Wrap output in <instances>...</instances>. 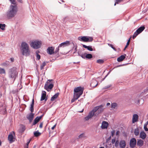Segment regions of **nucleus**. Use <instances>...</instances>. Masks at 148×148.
<instances>
[{
  "mask_svg": "<svg viewBox=\"0 0 148 148\" xmlns=\"http://www.w3.org/2000/svg\"><path fill=\"white\" fill-rule=\"evenodd\" d=\"M106 105L107 106H108L110 105V103H108Z\"/></svg>",
  "mask_w": 148,
  "mask_h": 148,
  "instance_id": "338daca9",
  "label": "nucleus"
},
{
  "mask_svg": "<svg viewBox=\"0 0 148 148\" xmlns=\"http://www.w3.org/2000/svg\"><path fill=\"white\" fill-rule=\"evenodd\" d=\"M46 93L45 91H43L42 92V95L40 99V100L41 101L44 100H45V101H47V98H46Z\"/></svg>",
  "mask_w": 148,
  "mask_h": 148,
  "instance_id": "2eb2a0df",
  "label": "nucleus"
},
{
  "mask_svg": "<svg viewBox=\"0 0 148 148\" xmlns=\"http://www.w3.org/2000/svg\"><path fill=\"white\" fill-rule=\"evenodd\" d=\"M112 70L113 69H111L109 71L108 74L106 75L104 78L101 81V82L103 80L105 79V78L108 76V75L111 72V71H112Z\"/></svg>",
  "mask_w": 148,
  "mask_h": 148,
  "instance_id": "79ce46f5",
  "label": "nucleus"
},
{
  "mask_svg": "<svg viewBox=\"0 0 148 148\" xmlns=\"http://www.w3.org/2000/svg\"><path fill=\"white\" fill-rule=\"evenodd\" d=\"M119 142L118 140H117L116 141L115 143V147H117L119 145Z\"/></svg>",
  "mask_w": 148,
  "mask_h": 148,
  "instance_id": "3c124183",
  "label": "nucleus"
},
{
  "mask_svg": "<svg viewBox=\"0 0 148 148\" xmlns=\"http://www.w3.org/2000/svg\"><path fill=\"white\" fill-rule=\"evenodd\" d=\"M91 118L88 115L85 118V119L86 121L90 119Z\"/></svg>",
  "mask_w": 148,
  "mask_h": 148,
  "instance_id": "09e8293b",
  "label": "nucleus"
},
{
  "mask_svg": "<svg viewBox=\"0 0 148 148\" xmlns=\"http://www.w3.org/2000/svg\"><path fill=\"white\" fill-rule=\"evenodd\" d=\"M21 50L22 55L27 56L30 55L29 46L28 44L25 42L21 43Z\"/></svg>",
  "mask_w": 148,
  "mask_h": 148,
  "instance_id": "7ed1b4c3",
  "label": "nucleus"
},
{
  "mask_svg": "<svg viewBox=\"0 0 148 148\" xmlns=\"http://www.w3.org/2000/svg\"><path fill=\"white\" fill-rule=\"evenodd\" d=\"M123 0H116V3H117V4H118Z\"/></svg>",
  "mask_w": 148,
  "mask_h": 148,
  "instance_id": "603ef678",
  "label": "nucleus"
},
{
  "mask_svg": "<svg viewBox=\"0 0 148 148\" xmlns=\"http://www.w3.org/2000/svg\"><path fill=\"white\" fill-rule=\"evenodd\" d=\"M120 133V131L119 130H118L116 132V135L117 136H119V134Z\"/></svg>",
  "mask_w": 148,
  "mask_h": 148,
  "instance_id": "864d4df0",
  "label": "nucleus"
},
{
  "mask_svg": "<svg viewBox=\"0 0 148 148\" xmlns=\"http://www.w3.org/2000/svg\"><path fill=\"white\" fill-rule=\"evenodd\" d=\"M43 125V123H41L40 124V125H39V127L40 128H42V125Z\"/></svg>",
  "mask_w": 148,
  "mask_h": 148,
  "instance_id": "4d7b16f0",
  "label": "nucleus"
},
{
  "mask_svg": "<svg viewBox=\"0 0 148 148\" xmlns=\"http://www.w3.org/2000/svg\"><path fill=\"white\" fill-rule=\"evenodd\" d=\"M117 106L116 103H113L111 104V108H115Z\"/></svg>",
  "mask_w": 148,
  "mask_h": 148,
  "instance_id": "ea45409f",
  "label": "nucleus"
},
{
  "mask_svg": "<svg viewBox=\"0 0 148 148\" xmlns=\"http://www.w3.org/2000/svg\"><path fill=\"white\" fill-rule=\"evenodd\" d=\"M94 114L95 113L93 112L92 111H91L89 113L88 116L90 117V118H91L92 117Z\"/></svg>",
  "mask_w": 148,
  "mask_h": 148,
  "instance_id": "e433bc0d",
  "label": "nucleus"
},
{
  "mask_svg": "<svg viewBox=\"0 0 148 148\" xmlns=\"http://www.w3.org/2000/svg\"><path fill=\"white\" fill-rule=\"evenodd\" d=\"M17 11V5H11L10 6L9 10L6 13L7 18H10L14 17L16 14Z\"/></svg>",
  "mask_w": 148,
  "mask_h": 148,
  "instance_id": "f03ea898",
  "label": "nucleus"
},
{
  "mask_svg": "<svg viewBox=\"0 0 148 148\" xmlns=\"http://www.w3.org/2000/svg\"><path fill=\"white\" fill-rule=\"evenodd\" d=\"M25 130V126L23 125H20V128L18 130V132L20 133H22L24 132Z\"/></svg>",
  "mask_w": 148,
  "mask_h": 148,
  "instance_id": "f3484780",
  "label": "nucleus"
},
{
  "mask_svg": "<svg viewBox=\"0 0 148 148\" xmlns=\"http://www.w3.org/2000/svg\"><path fill=\"white\" fill-rule=\"evenodd\" d=\"M140 100H138L137 101H136L135 102L137 103H140Z\"/></svg>",
  "mask_w": 148,
  "mask_h": 148,
  "instance_id": "e2e57ef3",
  "label": "nucleus"
},
{
  "mask_svg": "<svg viewBox=\"0 0 148 148\" xmlns=\"http://www.w3.org/2000/svg\"><path fill=\"white\" fill-rule=\"evenodd\" d=\"M17 1H18L19 2H20L21 3H22V0H17Z\"/></svg>",
  "mask_w": 148,
  "mask_h": 148,
  "instance_id": "69168bd1",
  "label": "nucleus"
},
{
  "mask_svg": "<svg viewBox=\"0 0 148 148\" xmlns=\"http://www.w3.org/2000/svg\"><path fill=\"white\" fill-rule=\"evenodd\" d=\"M104 105V104H103L99 106L95 107L92 111L95 113L97 110H99L100 112H101L103 111V109L102 108L103 107Z\"/></svg>",
  "mask_w": 148,
  "mask_h": 148,
  "instance_id": "1a4fd4ad",
  "label": "nucleus"
},
{
  "mask_svg": "<svg viewBox=\"0 0 148 148\" xmlns=\"http://www.w3.org/2000/svg\"><path fill=\"white\" fill-rule=\"evenodd\" d=\"M11 3V4L14 5H17V4L15 0H9Z\"/></svg>",
  "mask_w": 148,
  "mask_h": 148,
  "instance_id": "f704fd0d",
  "label": "nucleus"
},
{
  "mask_svg": "<svg viewBox=\"0 0 148 148\" xmlns=\"http://www.w3.org/2000/svg\"><path fill=\"white\" fill-rule=\"evenodd\" d=\"M70 44V42L69 41H66L61 43L59 45V47H64L69 45Z\"/></svg>",
  "mask_w": 148,
  "mask_h": 148,
  "instance_id": "f8f14e48",
  "label": "nucleus"
},
{
  "mask_svg": "<svg viewBox=\"0 0 148 148\" xmlns=\"http://www.w3.org/2000/svg\"><path fill=\"white\" fill-rule=\"evenodd\" d=\"M115 130H113L112 131H111V136H113L114 135V134L115 133Z\"/></svg>",
  "mask_w": 148,
  "mask_h": 148,
  "instance_id": "49530a36",
  "label": "nucleus"
},
{
  "mask_svg": "<svg viewBox=\"0 0 148 148\" xmlns=\"http://www.w3.org/2000/svg\"><path fill=\"white\" fill-rule=\"evenodd\" d=\"M145 29L144 26H141L139 27L134 32L133 36V39L135 38L139 34L141 33Z\"/></svg>",
  "mask_w": 148,
  "mask_h": 148,
  "instance_id": "0eeeda50",
  "label": "nucleus"
},
{
  "mask_svg": "<svg viewBox=\"0 0 148 148\" xmlns=\"http://www.w3.org/2000/svg\"><path fill=\"white\" fill-rule=\"evenodd\" d=\"M46 65V63L44 62L41 65L40 69L41 70H42L44 69V67Z\"/></svg>",
  "mask_w": 148,
  "mask_h": 148,
  "instance_id": "c9c22d12",
  "label": "nucleus"
},
{
  "mask_svg": "<svg viewBox=\"0 0 148 148\" xmlns=\"http://www.w3.org/2000/svg\"><path fill=\"white\" fill-rule=\"evenodd\" d=\"M78 40L80 41L85 42H91L93 40V38L92 37L83 36L79 37Z\"/></svg>",
  "mask_w": 148,
  "mask_h": 148,
  "instance_id": "423d86ee",
  "label": "nucleus"
},
{
  "mask_svg": "<svg viewBox=\"0 0 148 148\" xmlns=\"http://www.w3.org/2000/svg\"><path fill=\"white\" fill-rule=\"evenodd\" d=\"M138 119V115L136 114H134L133 115V117L132 119V122L134 123L135 122H137Z\"/></svg>",
  "mask_w": 148,
  "mask_h": 148,
  "instance_id": "6ab92c4d",
  "label": "nucleus"
},
{
  "mask_svg": "<svg viewBox=\"0 0 148 148\" xmlns=\"http://www.w3.org/2000/svg\"><path fill=\"white\" fill-rule=\"evenodd\" d=\"M83 47L87 49L89 51H93V49L92 48V46H87L85 45H83Z\"/></svg>",
  "mask_w": 148,
  "mask_h": 148,
  "instance_id": "b1692460",
  "label": "nucleus"
},
{
  "mask_svg": "<svg viewBox=\"0 0 148 148\" xmlns=\"http://www.w3.org/2000/svg\"><path fill=\"white\" fill-rule=\"evenodd\" d=\"M134 134L136 136H138L139 134V131L138 127L134 129Z\"/></svg>",
  "mask_w": 148,
  "mask_h": 148,
  "instance_id": "c85d7f7f",
  "label": "nucleus"
},
{
  "mask_svg": "<svg viewBox=\"0 0 148 148\" xmlns=\"http://www.w3.org/2000/svg\"><path fill=\"white\" fill-rule=\"evenodd\" d=\"M84 133H82V134H80L79 136V138H82V137H84Z\"/></svg>",
  "mask_w": 148,
  "mask_h": 148,
  "instance_id": "de8ad7c7",
  "label": "nucleus"
},
{
  "mask_svg": "<svg viewBox=\"0 0 148 148\" xmlns=\"http://www.w3.org/2000/svg\"><path fill=\"white\" fill-rule=\"evenodd\" d=\"M18 71L15 67L9 69L8 71V78L14 81L18 76Z\"/></svg>",
  "mask_w": 148,
  "mask_h": 148,
  "instance_id": "f257e3e1",
  "label": "nucleus"
},
{
  "mask_svg": "<svg viewBox=\"0 0 148 148\" xmlns=\"http://www.w3.org/2000/svg\"><path fill=\"white\" fill-rule=\"evenodd\" d=\"M75 99H72L71 100V102L72 103L74 101H75V100H76Z\"/></svg>",
  "mask_w": 148,
  "mask_h": 148,
  "instance_id": "0e129e2a",
  "label": "nucleus"
},
{
  "mask_svg": "<svg viewBox=\"0 0 148 148\" xmlns=\"http://www.w3.org/2000/svg\"><path fill=\"white\" fill-rule=\"evenodd\" d=\"M34 99H33L32 100V103L31 104V106L30 107V110L31 112H34Z\"/></svg>",
  "mask_w": 148,
  "mask_h": 148,
  "instance_id": "a878e982",
  "label": "nucleus"
},
{
  "mask_svg": "<svg viewBox=\"0 0 148 148\" xmlns=\"http://www.w3.org/2000/svg\"><path fill=\"white\" fill-rule=\"evenodd\" d=\"M84 88L81 87H77L75 88L74 90L73 97L76 99H77L83 94Z\"/></svg>",
  "mask_w": 148,
  "mask_h": 148,
  "instance_id": "20e7f679",
  "label": "nucleus"
},
{
  "mask_svg": "<svg viewBox=\"0 0 148 148\" xmlns=\"http://www.w3.org/2000/svg\"><path fill=\"white\" fill-rule=\"evenodd\" d=\"M86 57L87 58L90 59L92 58V55L90 54H86Z\"/></svg>",
  "mask_w": 148,
  "mask_h": 148,
  "instance_id": "4c0bfd02",
  "label": "nucleus"
},
{
  "mask_svg": "<svg viewBox=\"0 0 148 148\" xmlns=\"http://www.w3.org/2000/svg\"><path fill=\"white\" fill-rule=\"evenodd\" d=\"M108 125V124L107 122L103 121L102 123L101 127L102 129H105L107 128Z\"/></svg>",
  "mask_w": 148,
  "mask_h": 148,
  "instance_id": "aec40b11",
  "label": "nucleus"
},
{
  "mask_svg": "<svg viewBox=\"0 0 148 148\" xmlns=\"http://www.w3.org/2000/svg\"><path fill=\"white\" fill-rule=\"evenodd\" d=\"M10 60L12 62H13L14 61V59L13 58H10Z\"/></svg>",
  "mask_w": 148,
  "mask_h": 148,
  "instance_id": "13d9d810",
  "label": "nucleus"
},
{
  "mask_svg": "<svg viewBox=\"0 0 148 148\" xmlns=\"http://www.w3.org/2000/svg\"><path fill=\"white\" fill-rule=\"evenodd\" d=\"M143 144V140L141 139L138 140L137 145L140 147L142 146Z\"/></svg>",
  "mask_w": 148,
  "mask_h": 148,
  "instance_id": "bb28decb",
  "label": "nucleus"
},
{
  "mask_svg": "<svg viewBox=\"0 0 148 148\" xmlns=\"http://www.w3.org/2000/svg\"><path fill=\"white\" fill-rule=\"evenodd\" d=\"M128 45H126L125 46L124 49V50H125L127 48V47Z\"/></svg>",
  "mask_w": 148,
  "mask_h": 148,
  "instance_id": "774afa93",
  "label": "nucleus"
},
{
  "mask_svg": "<svg viewBox=\"0 0 148 148\" xmlns=\"http://www.w3.org/2000/svg\"><path fill=\"white\" fill-rule=\"evenodd\" d=\"M140 137L143 139H145L146 137V135L144 131H141L140 134Z\"/></svg>",
  "mask_w": 148,
  "mask_h": 148,
  "instance_id": "4be33fe9",
  "label": "nucleus"
},
{
  "mask_svg": "<svg viewBox=\"0 0 148 148\" xmlns=\"http://www.w3.org/2000/svg\"><path fill=\"white\" fill-rule=\"evenodd\" d=\"M54 47H49L47 49V52L50 55L54 54Z\"/></svg>",
  "mask_w": 148,
  "mask_h": 148,
  "instance_id": "9b49d317",
  "label": "nucleus"
},
{
  "mask_svg": "<svg viewBox=\"0 0 148 148\" xmlns=\"http://www.w3.org/2000/svg\"><path fill=\"white\" fill-rule=\"evenodd\" d=\"M41 134V133L38 131H37L34 132V135L35 137H38Z\"/></svg>",
  "mask_w": 148,
  "mask_h": 148,
  "instance_id": "7c9ffc66",
  "label": "nucleus"
},
{
  "mask_svg": "<svg viewBox=\"0 0 148 148\" xmlns=\"http://www.w3.org/2000/svg\"><path fill=\"white\" fill-rule=\"evenodd\" d=\"M53 87V84H50L49 82H47L45 84L44 88L45 90L49 92L51 91Z\"/></svg>",
  "mask_w": 148,
  "mask_h": 148,
  "instance_id": "6e6552de",
  "label": "nucleus"
},
{
  "mask_svg": "<svg viewBox=\"0 0 148 148\" xmlns=\"http://www.w3.org/2000/svg\"><path fill=\"white\" fill-rule=\"evenodd\" d=\"M136 139L133 138H132L130 140V147L132 148H134L135 147L136 144Z\"/></svg>",
  "mask_w": 148,
  "mask_h": 148,
  "instance_id": "9d476101",
  "label": "nucleus"
},
{
  "mask_svg": "<svg viewBox=\"0 0 148 148\" xmlns=\"http://www.w3.org/2000/svg\"><path fill=\"white\" fill-rule=\"evenodd\" d=\"M79 56L85 59V58H86V53L82 54L80 55H79Z\"/></svg>",
  "mask_w": 148,
  "mask_h": 148,
  "instance_id": "37998d69",
  "label": "nucleus"
},
{
  "mask_svg": "<svg viewBox=\"0 0 148 148\" xmlns=\"http://www.w3.org/2000/svg\"><path fill=\"white\" fill-rule=\"evenodd\" d=\"M68 20V18L67 17H66L63 18L62 20V22L63 23H65L67 22Z\"/></svg>",
  "mask_w": 148,
  "mask_h": 148,
  "instance_id": "473e14b6",
  "label": "nucleus"
},
{
  "mask_svg": "<svg viewBox=\"0 0 148 148\" xmlns=\"http://www.w3.org/2000/svg\"><path fill=\"white\" fill-rule=\"evenodd\" d=\"M60 48L59 47V46H58V47L56 48L55 51L54 52V53H57L59 50V48Z\"/></svg>",
  "mask_w": 148,
  "mask_h": 148,
  "instance_id": "a19ab883",
  "label": "nucleus"
},
{
  "mask_svg": "<svg viewBox=\"0 0 148 148\" xmlns=\"http://www.w3.org/2000/svg\"><path fill=\"white\" fill-rule=\"evenodd\" d=\"M119 145L121 148H124L126 146V143L124 140H121L120 141Z\"/></svg>",
  "mask_w": 148,
  "mask_h": 148,
  "instance_id": "a211bd4d",
  "label": "nucleus"
},
{
  "mask_svg": "<svg viewBox=\"0 0 148 148\" xmlns=\"http://www.w3.org/2000/svg\"><path fill=\"white\" fill-rule=\"evenodd\" d=\"M56 124H55V125H54L53 126V127H51V129H52V130H54V129L56 127Z\"/></svg>",
  "mask_w": 148,
  "mask_h": 148,
  "instance_id": "bf43d9fd",
  "label": "nucleus"
},
{
  "mask_svg": "<svg viewBox=\"0 0 148 148\" xmlns=\"http://www.w3.org/2000/svg\"><path fill=\"white\" fill-rule=\"evenodd\" d=\"M41 119V117L37 116L34 120L33 125H36Z\"/></svg>",
  "mask_w": 148,
  "mask_h": 148,
  "instance_id": "5701e85b",
  "label": "nucleus"
},
{
  "mask_svg": "<svg viewBox=\"0 0 148 148\" xmlns=\"http://www.w3.org/2000/svg\"><path fill=\"white\" fill-rule=\"evenodd\" d=\"M59 94L58 93H57L55 95H53L51 98V101H53L55 100L58 97Z\"/></svg>",
  "mask_w": 148,
  "mask_h": 148,
  "instance_id": "393cba45",
  "label": "nucleus"
},
{
  "mask_svg": "<svg viewBox=\"0 0 148 148\" xmlns=\"http://www.w3.org/2000/svg\"><path fill=\"white\" fill-rule=\"evenodd\" d=\"M115 142V138L112 139V144H114Z\"/></svg>",
  "mask_w": 148,
  "mask_h": 148,
  "instance_id": "5fc2aeb1",
  "label": "nucleus"
},
{
  "mask_svg": "<svg viewBox=\"0 0 148 148\" xmlns=\"http://www.w3.org/2000/svg\"><path fill=\"white\" fill-rule=\"evenodd\" d=\"M97 62L99 64H102L104 62V60L101 59H99L97 60Z\"/></svg>",
  "mask_w": 148,
  "mask_h": 148,
  "instance_id": "58836bf2",
  "label": "nucleus"
},
{
  "mask_svg": "<svg viewBox=\"0 0 148 148\" xmlns=\"http://www.w3.org/2000/svg\"><path fill=\"white\" fill-rule=\"evenodd\" d=\"M5 24H0V29H1L2 30H5Z\"/></svg>",
  "mask_w": 148,
  "mask_h": 148,
  "instance_id": "72a5a7b5",
  "label": "nucleus"
},
{
  "mask_svg": "<svg viewBox=\"0 0 148 148\" xmlns=\"http://www.w3.org/2000/svg\"><path fill=\"white\" fill-rule=\"evenodd\" d=\"M42 44V43L41 41L35 40L32 41L30 45L31 47L33 49H37L40 48Z\"/></svg>",
  "mask_w": 148,
  "mask_h": 148,
  "instance_id": "39448f33",
  "label": "nucleus"
},
{
  "mask_svg": "<svg viewBox=\"0 0 148 148\" xmlns=\"http://www.w3.org/2000/svg\"><path fill=\"white\" fill-rule=\"evenodd\" d=\"M9 61H6L5 62H4L3 63H1L0 64V65L4 66H7L9 65Z\"/></svg>",
  "mask_w": 148,
  "mask_h": 148,
  "instance_id": "cd10ccee",
  "label": "nucleus"
},
{
  "mask_svg": "<svg viewBox=\"0 0 148 148\" xmlns=\"http://www.w3.org/2000/svg\"><path fill=\"white\" fill-rule=\"evenodd\" d=\"M40 52L38 51H36V58L37 59L39 60L40 59V55L38 54V53Z\"/></svg>",
  "mask_w": 148,
  "mask_h": 148,
  "instance_id": "c756f323",
  "label": "nucleus"
},
{
  "mask_svg": "<svg viewBox=\"0 0 148 148\" xmlns=\"http://www.w3.org/2000/svg\"><path fill=\"white\" fill-rule=\"evenodd\" d=\"M31 141V139H28L27 140V143L26 144V145H29V144L30 143Z\"/></svg>",
  "mask_w": 148,
  "mask_h": 148,
  "instance_id": "8fccbe9b",
  "label": "nucleus"
},
{
  "mask_svg": "<svg viewBox=\"0 0 148 148\" xmlns=\"http://www.w3.org/2000/svg\"><path fill=\"white\" fill-rule=\"evenodd\" d=\"M98 84V82L95 79H93L92 80L90 84V86L92 88L95 87Z\"/></svg>",
  "mask_w": 148,
  "mask_h": 148,
  "instance_id": "dca6fc26",
  "label": "nucleus"
},
{
  "mask_svg": "<svg viewBox=\"0 0 148 148\" xmlns=\"http://www.w3.org/2000/svg\"><path fill=\"white\" fill-rule=\"evenodd\" d=\"M28 146L29 145L25 144L24 146V148H28Z\"/></svg>",
  "mask_w": 148,
  "mask_h": 148,
  "instance_id": "052dcab7",
  "label": "nucleus"
},
{
  "mask_svg": "<svg viewBox=\"0 0 148 148\" xmlns=\"http://www.w3.org/2000/svg\"><path fill=\"white\" fill-rule=\"evenodd\" d=\"M5 74V71L4 69L0 67V74Z\"/></svg>",
  "mask_w": 148,
  "mask_h": 148,
  "instance_id": "2f4dec72",
  "label": "nucleus"
},
{
  "mask_svg": "<svg viewBox=\"0 0 148 148\" xmlns=\"http://www.w3.org/2000/svg\"><path fill=\"white\" fill-rule=\"evenodd\" d=\"M111 86V85H110L107 86H105L104 87L103 89H106L108 88H110Z\"/></svg>",
  "mask_w": 148,
  "mask_h": 148,
  "instance_id": "a18cd8bd",
  "label": "nucleus"
},
{
  "mask_svg": "<svg viewBox=\"0 0 148 148\" xmlns=\"http://www.w3.org/2000/svg\"><path fill=\"white\" fill-rule=\"evenodd\" d=\"M8 139L10 142V143H13L14 141V136L12 133H10L8 135Z\"/></svg>",
  "mask_w": 148,
  "mask_h": 148,
  "instance_id": "4468645a",
  "label": "nucleus"
},
{
  "mask_svg": "<svg viewBox=\"0 0 148 148\" xmlns=\"http://www.w3.org/2000/svg\"><path fill=\"white\" fill-rule=\"evenodd\" d=\"M126 55L125 54L124 55H122L117 59V60L119 62H120L122 61L125 58Z\"/></svg>",
  "mask_w": 148,
  "mask_h": 148,
  "instance_id": "412c9836",
  "label": "nucleus"
},
{
  "mask_svg": "<svg viewBox=\"0 0 148 148\" xmlns=\"http://www.w3.org/2000/svg\"><path fill=\"white\" fill-rule=\"evenodd\" d=\"M147 126L146 125H144V128L145 131H148V129L147 128Z\"/></svg>",
  "mask_w": 148,
  "mask_h": 148,
  "instance_id": "c03bdc74",
  "label": "nucleus"
},
{
  "mask_svg": "<svg viewBox=\"0 0 148 148\" xmlns=\"http://www.w3.org/2000/svg\"><path fill=\"white\" fill-rule=\"evenodd\" d=\"M130 38L129 39V40H128V41H127V42L126 44V45H128L130 44Z\"/></svg>",
  "mask_w": 148,
  "mask_h": 148,
  "instance_id": "6e6d98bb",
  "label": "nucleus"
},
{
  "mask_svg": "<svg viewBox=\"0 0 148 148\" xmlns=\"http://www.w3.org/2000/svg\"><path fill=\"white\" fill-rule=\"evenodd\" d=\"M34 114L31 112L27 116V118L29 120L30 123L31 122L34 117Z\"/></svg>",
  "mask_w": 148,
  "mask_h": 148,
  "instance_id": "ddd939ff",
  "label": "nucleus"
},
{
  "mask_svg": "<svg viewBox=\"0 0 148 148\" xmlns=\"http://www.w3.org/2000/svg\"><path fill=\"white\" fill-rule=\"evenodd\" d=\"M110 46L113 49H115L114 47H113V46L112 45L110 44Z\"/></svg>",
  "mask_w": 148,
  "mask_h": 148,
  "instance_id": "680f3d73",
  "label": "nucleus"
}]
</instances>
